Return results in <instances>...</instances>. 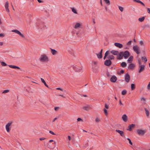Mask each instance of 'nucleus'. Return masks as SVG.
I'll list each match as a JSON object with an SVG mask.
<instances>
[{
	"label": "nucleus",
	"instance_id": "1",
	"mask_svg": "<svg viewBox=\"0 0 150 150\" xmlns=\"http://www.w3.org/2000/svg\"><path fill=\"white\" fill-rule=\"evenodd\" d=\"M40 60L42 62H48V58L46 55L43 54L41 55Z\"/></svg>",
	"mask_w": 150,
	"mask_h": 150
},
{
	"label": "nucleus",
	"instance_id": "2",
	"mask_svg": "<svg viewBox=\"0 0 150 150\" xmlns=\"http://www.w3.org/2000/svg\"><path fill=\"white\" fill-rule=\"evenodd\" d=\"M137 132L139 135L143 136L145 134L146 130V129L143 130L141 129H137Z\"/></svg>",
	"mask_w": 150,
	"mask_h": 150
},
{
	"label": "nucleus",
	"instance_id": "3",
	"mask_svg": "<svg viewBox=\"0 0 150 150\" xmlns=\"http://www.w3.org/2000/svg\"><path fill=\"white\" fill-rule=\"evenodd\" d=\"M133 49L137 54H139L140 53V50L139 47L137 45L134 46L133 47Z\"/></svg>",
	"mask_w": 150,
	"mask_h": 150
},
{
	"label": "nucleus",
	"instance_id": "4",
	"mask_svg": "<svg viewBox=\"0 0 150 150\" xmlns=\"http://www.w3.org/2000/svg\"><path fill=\"white\" fill-rule=\"evenodd\" d=\"M104 65L107 66H110L112 64V62L110 59L106 60L104 61Z\"/></svg>",
	"mask_w": 150,
	"mask_h": 150
},
{
	"label": "nucleus",
	"instance_id": "5",
	"mask_svg": "<svg viewBox=\"0 0 150 150\" xmlns=\"http://www.w3.org/2000/svg\"><path fill=\"white\" fill-rule=\"evenodd\" d=\"M130 55L129 52L128 51H126L123 52V56L125 59H126L128 58Z\"/></svg>",
	"mask_w": 150,
	"mask_h": 150
},
{
	"label": "nucleus",
	"instance_id": "6",
	"mask_svg": "<svg viewBox=\"0 0 150 150\" xmlns=\"http://www.w3.org/2000/svg\"><path fill=\"white\" fill-rule=\"evenodd\" d=\"M12 123V121L8 123L6 126V131L8 132H9L10 130V126L11 125Z\"/></svg>",
	"mask_w": 150,
	"mask_h": 150
},
{
	"label": "nucleus",
	"instance_id": "7",
	"mask_svg": "<svg viewBox=\"0 0 150 150\" xmlns=\"http://www.w3.org/2000/svg\"><path fill=\"white\" fill-rule=\"evenodd\" d=\"M12 32H13L15 33H16L18 34L23 38H25V36L23 34H22L19 30H12Z\"/></svg>",
	"mask_w": 150,
	"mask_h": 150
},
{
	"label": "nucleus",
	"instance_id": "8",
	"mask_svg": "<svg viewBox=\"0 0 150 150\" xmlns=\"http://www.w3.org/2000/svg\"><path fill=\"white\" fill-rule=\"evenodd\" d=\"M117 80V78L116 76L115 75L112 76L110 79L111 82L112 83H115Z\"/></svg>",
	"mask_w": 150,
	"mask_h": 150
},
{
	"label": "nucleus",
	"instance_id": "9",
	"mask_svg": "<svg viewBox=\"0 0 150 150\" xmlns=\"http://www.w3.org/2000/svg\"><path fill=\"white\" fill-rule=\"evenodd\" d=\"M130 77L129 75L127 73L125 76V80L128 83L130 81Z\"/></svg>",
	"mask_w": 150,
	"mask_h": 150
},
{
	"label": "nucleus",
	"instance_id": "10",
	"mask_svg": "<svg viewBox=\"0 0 150 150\" xmlns=\"http://www.w3.org/2000/svg\"><path fill=\"white\" fill-rule=\"evenodd\" d=\"M119 55L117 57V59L118 60H121L123 59V52H121L119 54Z\"/></svg>",
	"mask_w": 150,
	"mask_h": 150
},
{
	"label": "nucleus",
	"instance_id": "11",
	"mask_svg": "<svg viewBox=\"0 0 150 150\" xmlns=\"http://www.w3.org/2000/svg\"><path fill=\"white\" fill-rule=\"evenodd\" d=\"M145 66L144 65H140L139 66V69L138 70L139 73H141L145 69Z\"/></svg>",
	"mask_w": 150,
	"mask_h": 150
},
{
	"label": "nucleus",
	"instance_id": "12",
	"mask_svg": "<svg viewBox=\"0 0 150 150\" xmlns=\"http://www.w3.org/2000/svg\"><path fill=\"white\" fill-rule=\"evenodd\" d=\"M73 69L75 71L79 72L81 71L82 68L81 67H78L76 66H74L73 67Z\"/></svg>",
	"mask_w": 150,
	"mask_h": 150
},
{
	"label": "nucleus",
	"instance_id": "13",
	"mask_svg": "<svg viewBox=\"0 0 150 150\" xmlns=\"http://www.w3.org/2000/svg\"><path fill=\"white\" fill-rule=\"evenodd\" d=\"M115 131L119 133L121 137H123L125 138L124 133L123 131L118 129H116Z\"/></svg>",
	"mask_w": 150,
	"mask_h": 150
},
{
	"label": "nucleus",
	"instance_id": "14",
	"mask_svg": "<svg viewBox=\"0 0 150 150\" xmlns=\"http://www.w3.org/2000/svg\"><path fill=\"white\" fill-rule=\"evenodd\" d=\"M135 127V125L134 124H132L129 125L128 127V129H127V130L130 131H131L132 128Z\"/></svg>",
	"mask_w": 150,
	"mask_h": 150
},
{
	"label": "nucleus",
	"instance_id": "15",
	"mask_svg": "<svg viewBox=\"0 0 150 150\" xmlns=\"http://www.w3.org/2000/svg\"><path fill=\"white\" fill-rule=\"evenodd\" d=\"M9 3L8 1H7L5 5V7L6 8V11L9 12V10L8 8Z\"/></svg>",
	"mask_w": 150,
	"mask_h": 150
},
{
	"label": "nucleus",
	"instance_id": "16",
	"mask_svg": "<svg viewBox=\"0 0 150 150\" xmlns=\"http://www.w3.org/2000/svg\"><path fill=\"white\" fill-rule=\"evenodd\" d=\"M110 53L114 55H117L119 54V52L117 50H112L110 51Z\"/></svg>",
	"mask_w": 150,
	"mask_h": 150
},
{
	"label": "nucleus",
	"instance_id": "17",
	"mask_svg": "<svg viewBox=\"0 0 150 150\" xmlns=\"http://www.w3.org/2000/svg\"><path fill=\"white\" fill-rule=\"evenodd\" d=\"M114 45L115 46L120 48H121L123 47L122 45L119 43H115Z\"/></svg>",
	"mask_w": 150,
	"mask_h": 150
},
{
	"label": "nucleus",
	"instance_id": "18",
	"mask_svg": "<svg viewBox=\"0 0 150 150\" xmlns=\"http://www.w3.org/2000/svg\"><path fill=\"white\" fill-rule=\"evenodd\" d=\"M135 67V65L134 64L131 63L128 66V68L130 69L133 70Z\"/></svg>",
	"mask_w": 150,
	"mask_h": 150
},
{
	"label": "nucleus",
	"instance_id": "19",
	"mask_svg": "<svg viewBox=\"0 0 150 150\" xmlns=\"http://www.w3.org/2000/svg\"><path fill=\"white\" fill-rule=\"evenodd\" d=\"M123 120L125 122H126L127 120V117L125 114L123 115L122 117Z\"/></svg>",
	"mask_w": 150,
	"mask_h": 150
},
{
	"label": "nucleus",
	"instance_id": "20",
	"mask_svg": "<svg viewBox=\"0 0 150 150\" xmlns=\"http://www.w3.org/2000/svg\"><path fill=\"white\" fill-rule=\"evenodd\" d=\"M8 66L10 67L13 69H20V68L19 67L16 66L12 65H9Z\"/></svg>",
	"mask_w": 150,
	"mask_h": 150
},
{
	"label": "nucleus",
	"instance_id": "21",
	"mask_svg": "<svg viewBox=\"0 0 150 150\" xmlns=\"http://www.w3.org/2000/svg\"><path fill=\"white\" fill-rule=\"evenodd\" d=\"M107 58L108 59H110V60L111 61V60L114 59L115 57L113 55H111L108 56L107 57Z\"/></svg>",
	"mask_w": 150,
	"mask_h": 150
},
{
	"label": "nucleus",
	"instance_id": "22",
	"mask_svg": "<svg viewBox=\"0 0 150 150\" xmlns=\"http://www.w3.org/2000/svg\"><path fill=\"white\" fill-rule=\"evenodd\" d=\"M50 49L51 50V52L53 55H55L57 54V52L56 50L51 48H50Z\"/></svg>",
	"mask_w": 150,
	"mask_h": 150
},
{
	"label": "nucleus",
	"instance_id": "23",
	"mask_svg": "<svg viewBox=\"0 0 150 150\" xmlns=\"http://www.w3.org/2000/svg\"><path fill=\"white\" fill-rule=\"evenodd\" d=\"M133 56H130L127 60L128 62L129 63H131L133 60Z\"/></svg>",
	"mask_w": 150,
	"mask_h": 150
},
{
	"label": "nucleus",
	"instance_id": "24",
	"mask_svg": "<svg viewBox=\"0 0 150 150\" xmlns=\"http://www.w3.org/2000/svg\"><path fill=\"white\" fill-rule=\"evenodd\" d=\"M41 80L42 82L44 84V85L47 88H48V86L46 84L45 80L42 78H41Z\"/></svg>",
	"mask_w": 150,
	"mask_h": 150
},
{
	"label": "nucleus",
	"instance_id": "25",
	"mask_svg": "<svg viewBox=\"0 0 150 150\" xmlns=\"http://www.w3.org/2000/svg\"><path fill=\"white\" fill-rule=\"evenodd\" d=\"M141 59L142 61L144 62L145 63H146L147 60L145 56L142 57Z\"/></svg>",
	"mask_w": 150,
	"mask_h": 150
},
{
	"label": "nucleus",
	"instance_id": "26",
	"mask_svg": "<svg viewBox=\"0 0 150 150\" xmlns=\"http://www.w3.org/2000/svg\"><path fill=\"white\" fill-rule=\"evenodd\" d=\"M121 66L122 67H125L127 66V64L125 62H122L120 64Z\"/></svg>",
	"mask_w": 150,
	"mask_h": 150
},
{
	"label": "nucleus",
	"instance_id": "27",
	"mask_svg": "<svg viewBox=\"0 0 150 150\" xmlns=\"http://www.w3.org/2000/svg\"><path fill=\"white\" fill-rule=\"evenodd\" d=\"M81 25V24L79 23H76L74 26V28L77 29Z\"/></svg>",
	"mask_w": 150,
	"mask_h": 150
},
{
	"label": "nucleus",
	"instance_id": "28",
	"mask_svg": "<svg viewBox=\"0 0 150 150\" xmlns=\"http://www.w3.org/2000/svg\"><path fill=\"white\" fill-rule=\"evenodd\" d=\"M98 58L99 59H101L102 58V54L99 53H96Z\"/></svg>",
	"mask_w": 150,
	"mask_h": 150
},
{
	"label": "nucleus",
	"instance_id": "29",
	"mask_svg": "<svg viewBox=\"0 0 150 150\" xmlns=\"http://www.w3.org/2000/svg\"><path fill=\"white\" fill-rule=\"evenodd\" d=\"M72 11L74 13L77 14V12L76 10L74 8H71Z\"/></svg>",
	"mask_w": 150,
	"mask_h": 150
},
{
	"label": "nucleus",
	"instance_id": "30",
	"mask_svg": "<svg viewBox=\"0 0 150 150\" xmlns=\"http://www.w3.org/2000/svg\"><path fill=\"white\" fill-rule=\"evenodd\" d=\"M131 89L132 90H134L135 88V85L134 83H132L131 84Z\"/></svg>",
	"mask_w": 150,
	"mask_h": 150
},
{
	"label": "nucleus",
	"instance_id": "31",
	"mask_svg": "<svg viewBox=\"0 0 150 150\" xmlns=\"http://www.w3.org/2000/svg\"><path fill=\"white\" fill-rule=\"evenodd\" d=\"M144 110L146 111V114L147 117H148L149 115V111L146 108H144Z\"/></svg>",
	"mask_w": 150,
	"mask_h": 150
},
{
	"label": "nucleus",
	"instance_id": "32",
	"mask_svg": "<svg viewBox=\"0 0 150 150\" xmlns=\"http://www.w3.org/2000/svg\"><path fill=\"white\" fill-rule=\"evenodd\" d=\"M38 27L42 29H44L45 28V25L43 24H42V25H40L38 26Z\"/></svg>",
	"mask_w": 150,
	"mask_h": 150
},
{
	"label": "nucleus",
	"instance_id": "33",
	"mask_svg": "<svg viewBox=\"0 0 150 150\" xmlns=\"http://www.w3.org/2000/svg\"><path fill=\"white\" fill-rule=\"evenodd\" d=\"M145 19L144 17H142L141 18H139V21L141 22H142Z\"/></svg>",
	"mask_w": 150,
	"mask_h": 150
},
{
	"label": "nucleus",
	"instance_id": "34",
	"mask_svg": "<svg viewBox=\"0 0 150 150\" xmlns=\"http://www.w3.org/2000/svg\"><path fill=\"white\" fill-rule=\"evenodd\" d=\"M127 91L126 90H124L122 92L121 94L122 95H124L126 94L127 93Z\"/></svg>",
	"mask_w": 150,
	"mask_h": 150
},
{
	"label": "nucleus",
	"instance_id": "35",
	"mask_svg": "<svg viewBox=\"0 0 150 150\" xmlns=\"http://www.w3.org/2000/svg\"><path fill=\"white\" fill-rule=\"evenodd\" d=\"M105 3L108 5H109L110 4V2L109 0H105L104 1Z\"/></svg>",
	"mask_w": 150,
	"mask_h": 150
},
{
	"label": "nucleus",
	"instance_id": "36",
	"mask_svg": "<svg viewBox=\"0 0 150 150\" xmlns=\"http://www.w3.org/2000/svg\"><path fill=\"white\" fill-rule=\"evenodd\" d=\"M83 110H84L86 111H88L89 110V108H88V107H87V106L83 107Z\"/></svg>",
	"mask_w": 150,
	"mask_h": 150
},
{
	"label": "nucleus",
	"instance_id": "37",
	"mask_svg": "<svg viewBox=\"0 0 150 150\" xmlns=\"http://www.w3.org/2000/svg\"><path fill=\"white\" fill-rule=\"evenodd\" d=\"M95 121L97 123H98L100 121V120L98 117H96L95 119Z\"/></svg>",
	"mask_w": 150,
	"mask_h": 150
},
{
	"label": "nucleus",
	"instance_id": "38",
	"mask_svg": "<svg viewBox=\"0 0 150 150\" xmlns=\"http://www.w3.org/2000/svg\"><path fill=\"white\" fill-rule=\"evenodd\" d=\"M1 65L3 66H5L7 65L6 64L5 62H1Z\"/></svg>",
	"mask_w": 150,
	"mask_h": 150
},
{
	"label": "nucleus",
	"instance_id": "39",
	"mask_svg": "<svg viewBox=\"0 0 150 150\" xmlns=\"http://www.w3.org/2000/svg\"><path fill=\"white\" fill-rule=\"evenodd\" d=\"M119 8V10H120V11L121 12H122L123 11V8L120 6H118Z\"/></svg>",
	"mask_w": 150,
	"mask_h": 150
},
{
	"label": "nucleus",
	"instance_id": "40",
	"mask_svg": "<svg viewBox=\"0 0 150 150\" xmlns=\"http://www.w3.org/2000/svg\"><path fill=\"white\" fill-rule=\"evenodd\" d=\"M107 77H110L111 76V75L108 72H107L106 74Z\"/></svg>",
	"mask_w": 150,
	"mask_h": 150
},
{
	"label": "nucleus",
	"instance_id": "41",
	"mask_svg": "<svg viewBox=\"0 0 150 150\" xmlns=\"http://www.w3.org/2000/svg\"><path fill=\"white\" fill-rule=\"evenodd\" d=\"M139 43L140 45H141L142 46L143 45V46H144V42L143 41H140L139 42Z\"/></svg>",
	"mask_w": 150,
	"mask_h": 150
},
{
	"label": "nucleus",
	"instance_id": "42",
	"mask_svg": "<svg viewBox=\"0 0 150 150\" xmlns=\"http://www.w3.org/2000/svg\"><path fill=\"white\" fill-rule=\"evenodd\" d=\"M127 139L129 141V144L131 145H132V142H131L130 139L129 138H127Z\"/></svg>",
	"mask_w": 150,
	"mask_h": 150
},
{
	"label": "nucleus",
	"instance_id": "43",
	"mask_svg": "<svg viewBox=\"0 0 150 150\" xmlns=\"http://www.w3.org/2000/svg\"><path fill=\"white\" fill-rule=\"evenodd\" d=\"M9 91V90H4L3 92H2V93H8Z\"/></svg>",
	"mask_w": 150,
	"mask_h": 150
},
{
	"label": "nucleus",
	"instance_id": "44",
	"mask_svg": "<svg viewBox=\"0 0 150 150\" xmlns=\"http://www.w3.org/2000/svg\"><path fill=\"white\" fill-rule=\"evenodd\" d=\"M109 54V52L108 51H106L105 53V55L108 56V55Z\"/></svg>",
	"mask_w": 150,
	"mask_h": 150
},
{
	"label": "nucleus",
	"instance_id": "45",
	"mask_svg": "<svg viewBox=\"0 0 150 150\" xmlns=\"http://www.w3.org/2000/svg\"><path fill=\"white\" fill-rule=\"evenodd\" d=\"M147 89L149 90H150V82L147 85Z\"/></svg>",
	"mask_w": 150,
	"mask_h": 150
},
{
	"label": "nucleus",
	"instance_id": "46",
	"mask_svg": "<svg viewBox=\"0 0 150 150\" xmlns=\"http://www.w3.org/2000/svg\"><path fill=\"white\" fill-rule=\"evenodd\" d=\"M103 110L105 114L106 115L108 114L107 110L105 109H104Z\"/></svg>",
	"mask_w": 150,
	"mask_h": 150
},
{
	"label": "nucleus",
	"instance_id": "47",
	"mask_svg": "<svg viewBox=\"0 0 150 150\" xmlns=\"http://www.w3.org/2000/svg\"><path fill=\"white\" fill-rule=\"evenodd\" d=\"M144 27L145 28H149L150 27V26L149 24H146L144 25Z\"/></svg>",
	"mask_w": 150,
	"mask_h": 150
},
{
	"label": "nucleus",
	"instance_id": "48",
	"mask_svg": "<svg viewBox=\"0 0 150 150\" xmlns=\"http://www.w3.org/2000/svg\"><path fill=\"white\" fill-rule=\"evenodd\" d=\"M77 121H83V120L82 119H81V118H79V117H78L77 119Z\"/></svg>",
	"mask_w": 150,
	"mask_h": 150
},
{
	"label": "nucleus",
	"instance_id": "49",
	"mask_svg": "<svg viewBox=\"0 0 150 150\" xmlns=\"http://www.w3.org/2000/svg\"><path fill=\"white\" fill-rule=\"evenodd\" d=\"M138 63L139 64V66L141 65V61L140 59H139L138 60Z\"/></svg>",
	"mask_w": 150,
	"mask_h": 150
},
{
	"label": "nucleus",
	"instance_id": "50",
	"mask_svg": "<svg viewBox=\"0 0 150 150\" xmlns=\"http://www.w3.org/2000/svg\"><path fill=\"white\" fill-rule=\"evenodd\" d=\"M105 107L106 109H108L109 108L108 105L107 104H105Z\"/></svg>",
	"mask_w": 150,
	"mask_h": 150
},
{
	"label": "nucleus",
	"instance_id": "51",
	"mask_svg": "<svg viewBox=\"0 0 150 150\" xmlns=\"http://www.w3.org/2000/svg\"><path fill=\"white\" fill-rule=\"evenodd\" d=\"M46 139V138H45L41 137V138H40L39 139L40 141H42V140H43L44 139Z\"/></svg>",
	"mask_w": 150,
	"mask_h": 150
},
{
	"label": "nucleus",
	"instance_id": "52",
	"mask_svg": "<svg viewBox=\"0 0 150 150\" xmlns=\"http://www.w3.org/2000/svg\"><path fill=\"white\" fill-rule=\"evenodd\" d=\"M132 42V41L131 40H130V41H129L127 43V45H131V44Z\"/></svg>",
	"mask_w": 150,
	"mask_h": 150
},
{
	"label": "nucleus",
	"instance_id": "53",
	"mask_svg": "<svg viewBox=\"0 0 150 150\" xmlns=\"http://www.w3.org/2000/svg\"><path fill=\"white\" fill-rule=\"evenodd\" d=\"M140 2H139V3H140L142 5L144 6H145L143 2H142V1H140Z\"/></svg>",
	"mask_w": 150,
	"mask_h": 150
},
{
	"label": "nucleus",
	"instance_id": "54",
	"mask_svg": "<svg viewBox=\"0 0 150 150\" xmlns=\"http://www.w3.org/2000/svg\"><path fill=\"white\" fill-rule=\"evenodd\" d=\"M49 133L53 135H55V134H54V133L52 131H50Z\"/></svg>",
	"mask_w": 150,
	"mask_h": 150
},
{
	"label": "nucleus",
	"instance_id": "55",
	"mask_svg": "<svg viewBox=\"0 0 150 150\" xmlns=\"http://www.w3.org/2000/svg\"><path fill=\"white\" fill-rule=\"evenodd\" d=\"M147 12L150 14V8H147Z\"/></svg>",
	"mask_w": 150,
	"mask_h": 150
},
{
	"label": "nucleus",
	"instance_id": "56",
	"mask_svg": "<svg viewBox=\"0 0 150 150\" xmlns=\"http://www.w3.org/2000/svg\"><path fill=\"white\" fill-rule=\"evenodd\" d=\"M141 100H143L144 101H146V99L144 97H142L141 98Z\"/></svg>",
	"mask_w": 150,
	"mask_h": 150
},
{
	"label": "nucleus",
	"instance_id": "57",
	"mask_svg": "<svg viewBox=\"0 0 150 150\" xmlns=\"http://www.w3.org/2000/svg\"><path fill=\"white\" fill-rule=\"evenodd\" d=\"M5 36V35L3 33H0V37H4Z\"/></svg>",
	"mask_w": 150,
	"mask_h": 150
},
{
	"label": "nucleus",
	"instance_id": "58",
	"mask_svg": "<svg viewBox=\"0 0 150 150\" xmlns=\"http://www.w3.org/2000/svg\"><path fill=\"white\" fill-rule=\"evenodd\" d=\"M133 1H135L137 3H139L140 2V0H133Z\"/></svg>",
	"mask_w": 150,
	"mask_h": 150
},
{
	"label": "nucleus",
	"instance_id": "59",
	"mask_svg": "<svg viewBox=\"0 0 150 150\" xmlns=\"http://www.w3.org/2000/svg\"><path fill=\"white\" fill-rule=\"evenodd\" d=\"M59 108V107H55L54 108V110L55 111H57Z\"/></svg>",
	"mask_w": 150,
	"mask_h": 150
},
{
	"label": "nucleus",
	"instance_id": "60",
	"mask_svg": "<svg viewBox=\"0 0 150 150\" xmlns=\"http://www.w3.org/2000/svg\"><path fill=\"white\" fill-rule=\"evenodd\" d=\"M125 72V71L122 70V69L120 71V73L121 74H123Z\"/></svg>",
	"mask_w": 150,
	"mask_h": 150
},
{
	"label": "nucleus",
	"instance_id": "61",
	"mask_svg": "<svg viewBox=\"0 0 150 150\" xmlns=\"http://www.w3.org/2000/svg\"><path fill=\"white\" fill-rule=\"evenodd\" d=\"M80 95L81 96H84L85 97H87V95H83V94H80Z\"/></svg>",
	"mask_w": 150,
	"mask_h": 150
},
{
	"label": "nucleus",
	"instance_id": "62",
	"mask_svg": "<svg viewBox=\"0 0 150 150\" xmlns=\"http://www.w3.org/2000/svg\"><path fill=\"white\" fill-rule=\"evenodd\" d=\"M56 89L58 90H60L61 91H62V89L61 88H57Z\"/></svg>",
	"mask_w": 150,
	"mask_h": 150
},
{
	"label": "nucleus",
	"instance_id": "63",
	"mask_svg": "<svg viewBox=\"0 0 150 150\" xmlns=\"http://www.w3.org/2000/svg\"><path fill=\"white\" fill-rule=\"evenodd\" d=\"M119 104H120V105H123V104L122 103L120 100H119Z\"/></svg>",
	"mask_w": 150,
	"mask_h": 150
},
{
	"label": "nucleus",
	"instance_id": "64",
	"mask_svg": "<svg viewBox=\"0 0 150 150\" xmlns=\"http://www.w3.org/2000/svg\"><path fill=\"white\" fill-rule=\"evenodd\" d=\"M37 1H38V2L40 3L43 2V1L41 0H37Z\"/></svg>",
	"mask_w": 150,
	"mask_h": 150
}]
</instances>
